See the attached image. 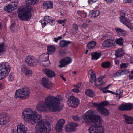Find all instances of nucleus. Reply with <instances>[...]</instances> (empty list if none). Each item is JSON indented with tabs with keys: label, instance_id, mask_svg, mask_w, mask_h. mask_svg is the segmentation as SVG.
Masks as SVG:
<instances>
[{
	"label": "nucleus",
	"instance_id": "f257e3e1",
	"mask_svg": "<svg viewBox=\"0 0 133 133\" xmlns=\"http://www.w3.org/2000/svg\"><path fill=\"white\" fill-rule=\"evenodd\" d=\"M22 114V118L25 121L33 125L37 122L36 127L38 128L39 133H49L51 128L50 123L43 121L41 115L38 114L36 111H32L30 108H27L24 109Z\"/></svg>",
	"mask_w": 133,
	"mask_h": 133
},
{
	"label": "nucleus",
	"instance_id": "f03ea898",
	"mask_svg": "<svg viewBox=\"0 0 133 133\" xmlns=\"http://www.w3.org/2000/svg\"><path fill=\"white\" fill-rule=\"evenodd\" d=\"M102 120L101 116L97 112L89 110L83 116L82 123L86 124L90 123H95L89 128L88 131L90 133H102L104 128L102 126Z\"/></svg>",
	"mask_w": 133,
	"mask_h": 133
},
{
	"label": "nucleus",
	"instance_id": "7ed1b4c3",
	"mask_svg": "<svg viewBox=\"0 0 133 133\" xmlns=\"http://www.w3.org/2000/svg\"><path fill=\"white\" fill-rule=\"evenodd\" d=\"M59 97L58 95L56 97L49 96L45 99V102H41L39 103L36 106L37 109L39 111L44 112L46 109L52 112H56L59 109L60 105Z\"/></svg>",
	"mask_w": 133,
	"mask_h": 133
},
{
	"label": "nucleus",
	"instance_id": "20e7f679",
	"mask_svg": "<svg viewBox=\"0 0 133 133\" xmlns=\"http://www.w3.org/2000/svg\"><path fill=\"white\" fill-rule=\"evenodd\" d=\"M24 10L23 6L18 7L17 10L18 17L21 20L28 21L30 20L32 16L31 12L33 11V8L31 6L24 12Z\"/></svg>",
	"mask_w": 133,
	"mask_h": 133
},
{
	"label": "nucleus",
	"instance_id": "39448f33",
	"mask_svg": "<svg viewBox=\"0 0 133 133\" xmlns=\"http://www.w3.org/2000/svg\"><path fill=\"white\" fill-rule=\"evenodd\" d=\"M30 94V91L29 88L24 87L16 90L15 97L21 99H25L28 98Z\"/></svg>",
	"mask_w": 133,
	"mask_h": 133
},
{
	"label": "nucleus",
	"instance_id": "423d86ee",
	"mask_svg": "<svg viewBox=\"0 0 133 133\" xmlns=\"http://www.w3.org/2000/svg\"><path fill=\"white\" fill-rule=\"evenodd\" d=\"M11 68L9 64L7 62L0 63V80L5 77L9 74Z\"/></svg>",
	"mask_w": 133,
	"mask_h": 133
},
{
	"label": "nucleus",
	"instance_id": "0eeeda50",
	"mask_svg": "<svg viewBox=\"0 0 133 133\" xmlns=\"http://www.w3.org/2000/svg\"><path fill=\"white\" fill-rule=\"evenodd\" d=\"M79 99L74 96H70L67 101L68 105L74 108H75L77 107L79 104Z\"/></svg>",
	"mask_w": 133,
	"mask_h": 133
},
{
	"label": "nucleus",
	"instance_id": "6e6552de",
	"mask_svg": "<svg viewBox=\"0 0 133 133\" xmlns=\"http://www.w3.org/2000/svg\"><path fill=\"white\" fill-rule=\"evenodd\" d=\"M18 1L16 0L11 3V4H8L4 8V11L9 12L12 11L16 9L17 7Z\"/></svg>",
	"mask_w": 133,
	"mask_h": 133
},
{
	"label": "nucleus",
	"instance_id": "1a4fd4ad",
	"mask_svg": "<svg viewBox=\"0 0 133 133\" xmlns=\"http://www.w3.org/2000/svg\"><path fill=\"white\" fill-rule=\"evenodd\" d=\"M25 62L28 66H33L35 65V64L38 63L39 61L37 59H36L33 56L29 55L25 58Z\"/></svg>",
	"mask_w": 133,
	"mask_h": 133
},
{
	"label": "nucleus",
	"instance_id": "9d476101",
	"mask_svg": "<svg viewBox=\"0 0 133 133\" xmlns=\"http://www.w3.org/2000/svg\"><path fill=\"white\" fill-rule=\"evenodd\" d=\"M78 126V124L77 123H72L65 127V130L67 132H73L76 130V128Z\"/></svg>",
	"mask_w": 133,
	"mask_h": 133
},
{
	"label": "nucleus",
	"instance_id": "9b49d317",
	"mask_svg": "<svg viewBox=\"0 0 133 133\" xmlns=\"http://www.w3.org/2000/svg\"><path fill=\"white\" fill-rule=\"evenodd\" d=\"M133 107V105L130 103H126L121 104L119 107L118 109L122 111L130 110Z\"/></svg>",
	"mask_w": 133,
	"mask_h": 133
},
{
	"label": "nucleus",
	"instance_id": "f8f14e48",
	"mask_svg": "<svg viewBox=\"0 0 133 133\" xmlns=\"http://www.w3.org/2000/svg\"><path fill=\"white\" fill-rule=\"evenodd\" d=\"M72 61V59L69 57L63 59L60 61V65H59V67L61 68L65 67L68 64L71 63Z\"/></svg>",
	"mask_w": 133,
	"mask_h": 133
},
{
	"label": "nucleus",
	"instance_id": "ddd939ff",
	"mask_svg": "<svg viewBox=\"0 0 133 133\" xmlns=\"http://www.w3.org/2000/svg\"><path fill=\"white\" fill-rule=\"evenodd\" d=\"M120 20L121 22L125 25L128 28L131 30L132 29L131 25L132 24L131 23L129 19L125 16L120 18Z\"/></svg>",
	"mask_w": 133,
	"mask_h": 133
},
{
	"label": "nucleus",
	"instance_id": "4468645a",
	"mask_svg": "<svg viewBox=\"0 0 133 133\" xmlns=\"http://www.w3.org/2000/svg\"><path fill=\"white\" fill-rule=\"evenodd\" d=\"M65 122L64 119H61L58 121L56 126L55 130L57 132L61 131L62 127Z\"/></svg>",
	"mask_w": 133,
	"mask_h": 133
},
{
	"label": "nucleus",
	"instance_id": "2eb2a0df",
	"mask_svg": "<svg viewBox=\"0 0 133 133\" xmlns=\"http://www.w3.org/2000/svg\"><path fill=\"white\" fill-rule=\"evenodd\" d=\"M9 121V117L6 115H0V125H4Z\"/></svg>",
	"mask_w": 133,
	"mask_h": 133
},
{
	"label": "nucleus",
	"instance_id": "dca6fc26",
	"mask_svg": "<svg viewBox=\"0 0 133 133\" xmlns=\"http://www.w3.org/2000/svg\"><path fill=\"white\" fill-rule=\"evenodd\" d=\"M41 83L43 87L47 89L50 88L51 83L49 81V79L46 77H44L42 80Z\"/></svg>",
	"mask_w": 133,
	"mask_h": 133
},
{
	"label": "nucleus",
	"instance_id": "f3484780",
	"mask_svg": "<svg viewBox=\"0 0 133 133\" xmlns=\"http://www.w3.org/2000/svg\"><path fill=\"white\" fill-rule=\"evenodd\" d=\"M42 6L43 9L46 10L52 9L53 8L52 2L50 1L44 2Z\"/></svg>",
	"mask_w": 133,
	"mask_h": 133
},
{
	"label": "nucleus",
	"instance_id": "a211bd4d",
	"mask_svg": "<svg viewBox=\"0 0 133 133\" xmlns=\"http://www.w3.org/2000/svg\"><path fill=\"white\" fill-rule=\"evenodd\" d=\"M43 20L47 22L51 25L55 24V21L51 17L48 16H45L43 18Z\"/></svg>",
	"mask_w": 133,
	"mask_h": 133
},
{
	"label": "nucleus",
	"instance_id": "6ab92c4d",
	"mask_svg": "<svg viewBox=\"0 0 133 133\" xmlns=\"http://www.w3.org/2000/svg\"><path fill=\"white\" fill-rule=\"evenodd\" d=\"M44 73L48 77L51 78L55 76V73L51 70L46 68L43 70Z\"/></svg>",
	"mask_w": 133,
	"mask_h": 133
},
{
	"label": "nucleus",
	"instance_id": "aec40b11",
	"mask_svg": "<svg viewBox=\"0 0 133 133\" xmlns=\"http://www.w3.org/2000/svg\"><path fill=\"white\" fill-rule=\"evenodd\" d=\"M114 43V41L113 40L108 39L104 41L103 42L102 44L103 47L109 48L113 45Z\"/></svg>",
	"mask_w": 133,
	"mask_h": 133
},
{
	"label": "nucleus",
	"instance_id": "412c9836",
	"mask_svg": "<svg viewBox=\"0 0 133 133\" xmlns=\"http://www.w3.org/2000/svg\"><path fill=\"white\" fill-rule=\"evenodd\" d=\"M97 109L98 111L102 115L107 116L109 115V110L105 108H97Z\"/></svg>",
	"mask_w": 133,
	"mask_h": 133
},
{
	"label": "nucleus",
	"instance_id": "4be33fe9",
	"mask_svg": "<svg viewBox=\"0 0 133 133\" xmlns=\"http://www.w3.org/2000/svg\"><path fill=\"white\" fill-rule=\"evenodd\" d=\"M49 56L48 54H42L40 56V57L41 58V59L39 61L41 62V63H42V65L41 66H43L44 65V64H45L44 63L48 61L49 60Z\"/></svg>",
	"mask_w": 133,
	"mask_h": 133
},
{
	"label": "nucleus",
	"instance_id": "5701e85b",
	"mask_svg": "<svg viewBox=\"0 0 133 133\" xmlns=\"http://www.w3.org/2000/svg\"><path fill=\"white\" fill-rule=\"evenodd\" d=\"M17 129L18 133H26L28 129L27 127L22 123L17 126Z\"/></svg>",
	"mask_w": 133,
	"mask_h": 133
},
{
	"label": "nucleus",
	"instance_id": "b1692460",
	"mask_svg": "<svg viewBox=\"0 0 133 133\" xmlns=\"http://www.w3.org/2000/svg\"><path fill=\"white\" fill-rule=\"evenodd\" d=\"M123 116L124 117L125 122L127 124H133V118L125 114H124Z\"/></svg>",
	"mask_w": 133,
	"mask_h": 133
},
{
	"label": "nucleus",
	"instance_id": "393cba45",
	"mask_svg": "<svg viewBox=\"0 0 133 133\" xmlns=\"http://www.w3.org/2000/svg\"><path fill=\"white\" fill-rule=\"evenodd\" d=\"M108 101H104L101 102L100 103H94V106L97 107V108H104V107L108 105Z\"/></svg>",
	"mask_w": 133,
	"mask_h": 133
},
{
	"label": "nucleus",
	"instance_id": "a878e982",
	"mask_svg": "<svg viewBox=\"0 0 133 133\" xmlns=\"http://www.w3.org/2000/svg\"><path fill=\"white\" fill-rule=\"evenodd\" d=\"M100 14V10H94L91 11L90 12V17L92 18H95L98 17Z\"/></svg>",
	"mask_w": 133,
	"mask_h": 133
},
{
	"label": "nucleus",
	"instance_id": "bb28decb",
	"mask_svg": "<svg viewBox=\"0 0 133 133\" xmlns=\"http://www.w3.org/2000/svg\"><path fill=\"white\" fill-rule=\"evenodd\" d=\"M101 52H93L91 53L92 56L91 59L92 60H97L101 56Z\"/></svg>",
	"mask_w": 133,
	"mask_h": 133
},
{
	"label": "nucleus",
	"instance_id": "cd10ccee",
	"mask_svg": "<svg viewBox=\"0 0 133 133\" xmlns=\"http://www.w3.org/2000/svg\"><path fill=\"white\" fill-rule=\"evenodd\" d=\"M39 0H26L25 2L27 8L30 5H33L36 4L38 1Z\"/></svg>",
	"mask_w": 133,
	"mask_h": 133
},
{
	"label": "nucleus",
	"instance_id": "c85d7f7f",
	"mask_svg": "<svg viewBox=\"0 0 133 133\" xmlns=\"http://www.w3.org/2000/svg\"><path fill=\"white\" fill-rule=\"evenodd\" d=\"M72 43V42L70 41H66L65 40H63L60 41L59 45L60 46L63 47L66 46L69 44Z\"/></svg>",
	"mask_w": 133,
	"mask_h": 133
},
{
	"label": "nucleus",
	"instance_id": "c756f323",
	"mask_svg": "<svg viewBox=\"0 0 133 133\" xmlns=\"http://www.w3.org/2000/svg\"><path fill=\"white\" fill-rule=\"evenodd\" d=\"M55 47L53 46L50 45L47 47L48 53V55L51 54L55 51Z\"/></svg>",
	"mask_w": 133,
	"mask_h": 133
},
{
	"label": "nucleus",
	"instance_id": "7c9ffc66",
	"mask_svg": "<svg viewBox=\"0 0 133 133\" xmlns=\"http://www.w3.org/2000/svg\"><path fill=\"white\" fill-rule=\"evenodd\" d=\"M96 44V43L94 41H92L90 42L87 45V48L88 49H93L94 48Z\"/></svg>",
	"mask_w": 133,
	"mask_h": 133
},
{
	"label": "nucleus",
	"instance_id": "2f4dec72",
	"mask_svg": "<svg viewBox=\"0 0 133 133\" xmlns=\"http://www.w3.org/2000/svg\"><path fill=\"white\" fill-rule=\"evenodd\" d=\"M123 55V52L121 49H118L116 50L115 53V55L117 58L121 57Z\"/></svg>",
	"mask_w": 133,
	"mask_h": 133
},
{
	"label": "nucleus",
	"instance_id": "473e14b6",
	"mask_svg": "<svg viewBox=\"0 0 133 133\" xmlns=\"http://www.w3.org/2000/svg\"><path fill=\"white\" fill-rule=\"evenodd\" d=\"M77 13L78 15L80 16L83 18H85L87 16V12L84 10L78 11Z\"/></svg>",
	"mask_w": 133,
	"mask_h": 133
},
{
	"label": "nucleus",
	"instance_id": "72a5a7b5",
	"mask_svg": "<svg viewBox=\"0 0 133 133\" xmlns=\"http://www.w3.org/2000/svg\"><path fill=\"white\" fill-rule=\"evenodd\" d=\"M85 94L87 96L91 97H93L95 96V95L93 91L90 89H88L85 92Z\"/></svg>",
	"mask_w": 133,
	"mask_h": 133
},
{
	"label": "nucleus",
	"instance_id": "f704fd0d",
	"mask_svg": "<svg viewBox=\"0 0 133 133\" xmlns=\"http://www.w3.org/2000/svg\"><path fill=\"white\" fill-rule=\"evenodd\" d=\"M81 83H79L77 85H75V88L72 90V91L76 93H78L79 92V89L81 85Z\"/></svg>",
	"mask_w": 133,
	"mask_h": 133
},
{
	"label": "nucleus",
	"instance_id": "c9c22d12",
	"mask_svg": "<svg viewBox=\"0 0 133 133\" xmlns=\"http://www.w3.org/2000/svg\"><path fill=\"white\" fill-rule=\"evenodd\" d=\"M94 82H95V85L96 86H98L101 85L103 83V81L101 78H99L95 80Z\"/></svg>",
	"mask_w": 133,
	"mask_h": 133
},
{
	"label": "nucleus",
	"instance_id": "e433bc0d",
	"mask_svg": "<svg viewBox=\"0 0 133 133\" xmlns=\"http://www.w3.org/2000/svg\"><path fill=\"white\" fill-rule=\"evenodd\" d=\"M110 63L109 61L102 62L101 63V66L103 68H107L109 67Z\"/></svg>",
	"mask_w": 133,
	"mask_h": 133
},
{
	"label": "nucleus",
	"instance_id": "4c0bfd02",
	"mask_svg": "<svg viewBox=\"0 0 133 133\" xmlns=\"http://www.w3.org/2000/svg\"><path fill=\"white\" fill-rule=\"evenodd\" d=\"M115 42L116 44H118L119 45H123L124 42V40L122 38L116 39Z\"/></svg>",
	"mask_w": 133,
	"mask_h": 133
},
{
	"label": "nucleus",
	"instance_id": "58836bf2",
	"mask_svg": "<svg viewBox=\"0 0 133 133\" xmlns=\"http://www.w3.org/2000/svg\"><path fill=\"white\" fill-rule=\"evenodd\" d=\"M72 117L75 121L78 122H80L82 118V117H80L77 115L73 116H72Z\"/></svg>",
	"mask_w": 133,
	"mask_h": 133
},
{
	"label": "nucleus",
	"instance_id": "ea45409f",
	"mask_svg": "<svg viewBox=\"0 0 133 133\" xmlns=\"http://www.w3.org/2000/svg\"><path fill=\"white\" fill-rule=\"evenodd\" d=\"M5 46L3 43L0 44V56L3 54L2 52L5 51Z\"/></svg>",
	"mask_w": 133,
	"mask_h": 133
},
{
	"label": "nucleus",
	"instance_id": "a19ab883",
	"mask_svg": "<svg viewBox=\"0 0 133 133\" xmlns=\"http://www.w3.org/2000/svg\"><path fill=\"white\" fill-rule=\"evenodd\" d=\"M21 69L22 71L24 74L25 72H26L28 69H27L26 66H25L24 64H23L21 65Z\"/></svg>",
	"mask_w": 133,
	"mask_h": 133
},
{
	"label": "nucleus",
	"instance_id": "79ce46f5",
	"mask_svg": "<svg viewBox=\"0 0 133 133\" xmlns=\"http://www.w3.org/2000/svg\"><path fill=\"white\" fill-rule=\"evenodd\" d=\"M14 76L13 73H10L8 78L9 81H13L14 79Z\"/></svg>",
	"mask_w": 133,
	"mask_h": 133
},
{
	"label": "nucleus",
	"instance_id": "37998d69",
	"mask_svg": "<svg viewBox=\"0 0 133 133\" xmlns=\"http://www.w3.org/2000/svg\"><path fill=\"white\" fill-rule=\"evenodd\" d=\"M91 79L90 81L91 82L93 83L94 82L95 80H96V76L95 74L90 75Z\"/></svg>",
	"mask_w": 133,
	"mask_h": 133
},
{
	"label": "nucleus",
	"instance_id": "c03bdc74",
	"mask_svg": "<svg viewBox=\"0 0 133 133\" xmlns=\"http://www.w3.org/2000/svg\"><path fill=\"white\" fill-rule=\"evenodd\" d=\"M32 73V71L28 69L25 72L24 74L26 75V76H29L31 75Z\"/></svg>",
	"mask_w": 133,
	"mask_h": 133
},
{
	"label": "nucleus",
	"instance_id": "a18cd8bd",
	"mask_svg": "<svg viewBox=\"0 0 133 133\" xmlns=\"http://www.w3.org/2000/svg\"><path fill=\"white\" fill-rule=\"evenodd\" d=\"M121 75V70H119L117 71L114 74L113 76L114 77H116Z\"/></svg>",
	"mask_w": 133,
	"mask_h": 133
},
{
	"label": "nucleus",
	"instance_id": "49530a36",
	"mask_svg": "<svg viewBox=\"0 0 133 133\" xmlns=\"http://www.w3.org/2000/svg\"><path fill=\"white\" fill-rule=\"evenodd\" d=\"M126 14L125 11L124 10L121 11L119 13V14L120 15V18L122 17H125Z\"/></svg>",
	"mask_w": 133,
	"mask_h": 133
},
{
	"label": "nucleus",
	"instance_id": "de8ad7c7",
	"mask_svg": "<svg viewBox=\"0 0 133 133\" xmlns=\"http://www.w3.org/2000/svg\"><path fill=\"white\" fill-rule=\"evenodd\" d=\"M128 66V64L127 63H121L120 65V68L121 69L123 68H126Z\"/></svg>",
	"mask_w": 133,
	"mask_h": 133
},
{
	"label": "nucleus",
	"instance_id": "09e8293b",
	"mask_svg": "<svg viewBox=\"0 0 133 133\" xmlns=\"http://www.w3.org/2000/svg\"><path fill=\"white\" fill-rule=\"evenodd\" d=\"M15 24L14 23H13L11 25L10 29L11 31H16L17 30L15 27Z\"/></svg>",
	"mask_w": 133,
	"mask_h": 133
},
{
	"label": "nucleus",
	"instance_id": "8fccbe9b",
	"mask_svg": "<svg viewBox=\"0 0 133 133\" xmlns=\"http://www.w3.org/2000/svg\"><path fill=\"white\" fill-rule=\"evenodd\" d=\"M129 72V71L126 69H125L123 70H121V75H122L125 74H127Z\"/></svg>",
	"mask_w": 133,
	"mask_h": 133
},
{
	"label": "nucleus",
	"instance_id": "3c124183",
	"mask_svg": "<svg viewBox=\"0 0 133 133\" xmlns=\"http://www.w3.org/2000/svg\"><path fill=\"white\" fill-rule=\"evenodd\" d=\"M116 95H121L122 96L123 91L122 90L118 89L117 90Z\"/></svg>",
	"mask_w": 133,
	"mask_h": 133
},
{
	"label": "nucleus",
	"instance_id": "603ef678",
	"mask_svg": "<svg viewBox=\"0 0 133 133\" xmlns=\"http://www.w3.org/2000/svg\"><path fill=\"white\" fill-rule=\"evenodd\" d=\"M72 28L74 29L75 31H76L78 30V26L77 24L74 23L73 24Z\"/></svg>",
	"mask_w": 133,
	"mask_h": 133
},
{
	"label": "nucleus",
	"instance_id": "864d4df0",
	"mask_svg": "<svg viewBox=\"0 0 133 133\" xmlns=\"http://www.w3.org/2000/svg\"><path fill=\"white\" fill-rule=\"evenodd\" d=\"M62 39V37L61 36H60L58 37L57 38H54V41L55 42L57 43L58 40L61 39Z\"/></svg>",
	"mask_w": 133,
	"mask_h": 133
},
{
	"label": "nucleus",
	"instance_id": "5fc2aeb1",
	"mask_svg": "<svg viewBox=\"0 0 133 133\" xmlns=\"http://www.w3.org/2000/svg\"><path fill=\"white\" fill-rule=\"evenodd\" d=\"M17 127L16 129L13 128L11 129V133H18Z\"/></svg>",
	"mask_w": 133,
	"mask_h": 133
},
{
	"label": "nucleus",
	"instance_id": "6e6d98bb",
	"mask_svg": "<svg viewBox=\"0 0 133 133\" xmlns=\"http://www.w3.org/2000/svg\"><path fill=\"white\" fill-rule=\"evenodd\" d=\"M115 29L117 33L119 35V34L120 33L122 29L119 28H115Z\"/></svg>",
	"mask_w": 133,
	"mask_h": 133
},
{
	"label": "nucleus",
	"instance_id": "4d7b16f0",
	"mask_svg": "<svg viewBox=\"0 0 133 133\" xmlns=\"http://www.w3.org/2000/svg\"><path fill=\"white\" fill-rule=\"evenodd\" d=\"M88 24L86 23H83L81 25V27L85 29L88 27Z\"/></svg>",
	"mask_w": 133,
	"mask_h": 133
},
{
	"label": "nucleus",
	"instance_id": "13d9d810",
	"mask_svg": "<svg viewBox=\"0 0 133 133\" xmlns=\"http://www.w3.org/2000/svg\"><path fill=\"white\" fill-rule=\"evenodd\" d=\"M119 35L122 36H125V31L122 29L120 33L119 34Z\"/></svg>",
	"mask_w": 133,
	"mask_h": 133
},
{
	"label": "nucleus",
	"instance_id": "bf43d9fd",
	"mask_svg": "<svg viewBox=\"0 0 133 133\" xmlns=\"http://www.w3.org/2000/svg\"><path fill=\"white\" fill-rule=\"evenodd\" d=\"M66 21V19H64L63 20H60L58 21V22L59 24H64L65 23Z\"/></svg>",
	"mask_w": 133,
	"mask_h": 133
},
{
	"label": "nucleus",
	"instance_id": "052dcab7",
	"mask_svg": "<svg viewBox=\"0 0 133 133\" xmlns=\"http://www.w3.org/2000/svg\"><path fill=\"white\" fill-rule=\"evenodd\" d=\"M41 22V23L43 28H44L46 25V24H48L46 22L44 21V20L42 21Z\"/></svg>",
	"mask_w": 133,
	"mask_h": 133
},
{
	"label": "nucleus",
	"instance_id": "680f3d73",
	"mask_svg": "<svg viewBox=\"0 0 133 133\" xmlns=\"http://www.w3.org/2000/svg\"><path fill=\"white\" fill-rule=\"evenodd\" d=\"M110 85L109 84L105 88H101L102 90H106V89H108L109 88V87L110 86Z\"/></svg>",
	"mask_w": 133,
	"mask_h": 133
},
{
	"label": "nucleus",
	"instance_id": "e2e57ef3",
	"mask_svg": "<svg viewBox=\"0 0 133 133\" xmlns=\"http://www.w3.org/2000/svg\"><path fill=\"white\" fill-rule=\"evenodd\" d=\"M103 92L104 93H111V91L110 90H103Z\"/></svg>",
	"mask_w": 133,
	"mask_h": 133
},
{
	"label": "nucleus",
	"instance_id": "0e129e2a",
	"mask_svg": "<svg viewBox=\"0 0 133 133\" xmlns=\"http://www.w3.org/2000/svg\"><path fill=\"white\" fill-rule=\"evenodd\" d=\"M128 77H129V79L130 80H132L133 79V75L129 74V75L128 76Z\"/></svg>",
	"mask_w": 133,
	"mask_h": 133
},
{
	"label": "nucleus",
	"instance_id": "69168bd1",
	"mask_svg": "<svg viewBox=\"0 0 133 133\" xmlns=\"http://www.w3.org/2000/svg\"><path fill=\"white\" fill-rule=\"evenodd\" d=\"M88 73L90 75H93L94 74H93V71L92 70H90L88 72Z\"/></svg>",
	"mask_w": 133,
	"mask_h": 133
},
{
	"label": "nucleus",
	"instance_id": "338daca9",
	"mask_svg": "<svg viewBox=\"0 0 133 133\" xmlns=\"http://www.w3.org/2000/svg\"><path fill=\"white\" fill-rule=\"evenodd\" d=\"M115 64L116 65H119V61L117 60H115Z\"/></svg>",
	"mask_w": 133,
	"mask_h": 133
},
{
	"label": "nucleus",
	"instance_id": "774afa93",
	"mask_svg": "<svg viewBox=\"0 0 133 133\" xmlns=\"http://www.w3.org/2000/svg\"><path fill=\"white\" fill-rule=\"evenodd\" d=\"M130 62L132 64H133V56H131L130 58Z\"/></svg>",
	"mask_w": 133,
	"mask_h": 133
}]
</instances>
